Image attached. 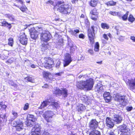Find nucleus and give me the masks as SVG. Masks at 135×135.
Returning a JSON list of instances; mask_svg holds the SVG:
<instances>
[{"label":"nucleus","instance_id":"f257e3e1","mask_svg":"<svg viewBox=\"0 0 135 135\" xmlns=\"http://www.w3.org/2000/svg\"><path fill=\"white\" fill-rule=\"evenodd\" d=\"M57 11L64 14L70 13L72 9L70 6L67 4H64L63 2L58 1L56 5Z\"/></svg>","mask_w":135,"mask_h":135},{"label":"nucleus","instance_id":"f03ea898","mask_svg":"<svg viewBox=\"0 0 135 135\" xmlns=\"http://www.w3.org/2000/svg\"><path fill=\"white\" fill-rule=\"evenodd\" d=\"M38 31L41 34L40 39L41 41L43 42H47L51 38V35L49 31L43 30L41 28H38Z\"/></svg>","mask_w":135,"mask_h":135},{"label":"nucleus","instance_id":"7ed1b4c3","mask_svg":"<svg viewBox=\"0 0 135 135\" xmlns=\"http://www.w3.org/2000/svg\"><path fill=\"white\" fill-rule=\"evenodd\" d=\"M48 104H49L50 107H52V109L56 108V109L59 108V104L57 102H50L48 100L44 101L39 107V109H42L46 107Z\"/></svg>","mask_w":135,"mask_h":135},{"label":"nucleus","instance_id":"20e7f679","mask_svg":"<svg viewBox=\"0 0 135 135\" xmlns=\"http://www.w3.org/2000/svg\"><path fill=\"white\" fill-rule=\"evenodd\" d=\"M53 93L58 96L62 95L65 97H66L68 95V90L65 88L59 89L56 88L53 91Z\"/></svg>","mask_w":135,"mask_h":135},{"label":"nucleus","instance_id":"39448f33","mask_svg":"<svg viewBox=\"0 0 135 135\" xmlns=\"http://www.w3.org/2000/svg\"><path fill=\"white\" fill-rule=\"evenodd\" d=\"M97 28L94 26L91 27V29H89L88 30V35L89 39L91 44L93 43L94 40V36L95 33L97 31Z\"/></svg>","mask_w":135,"mask_h":135},{"label":"nucleus","instance_id":"423d86ee","mask_svg":"<svg viewBox=\"0 0 135 135\" xmlns=\"http://www.w3.org/2000/svg\"><path fill=\"white\" fill-rule=\"evenodd\" d=\"M27 118L28 121V122H26V124L28 127H32L35 124H37L35 122L36 119L34 115L28 114L27 115Z\"/></svg>","mask_w":135,"mask_h":135},{"label":"nucleus","instance_id":"0eeeda50","mask_svg":"<svg viewBox=\"0 0 135 135\" xmlns=\"http://www.w3.org/2000/svg\"><path fill=\"white\" fill-rule=\"evenodd\" d=\"M125 97V96H122L119 94H118L115 96V100L119 103L120 105L123 106L126 105L127 104Z\"/></svg>","mask_w":135,"mask_h":135},{"label":"nucleus","instance_id":"6e6552de","mask_svg":"<svg viewBox=\"0 0 135 135\" xmlns=\"http://www.w3.org/2000/svg\"><path fill=\"white\" fill-rule=\"evenodd\" d=\"M38 27L35 28L34 27L31 28L30 30V36L31 38L33 39L36 40L37 38L39 33L38 31Z\"/></svg>","mask_w":135,"mask_h":135},{"label":"nucleus","instance_id":"1a4fd4ad","mask_svg":"<svg viewBox=\"0 0 135 135\" xmlns=\"http://www.w3.org/2000/svg\"><path fill=\"white\" fill-rule=\"evenodd\" d=\"M84 81L85 90H91L94 84V80L92 78H90Z\"/></svg>","mask_w":135,"mask_h":135},{"label":"nucleus","instance_id":"9d476101","mask_svg":"<svg viewBox=\"0 0 135 135\" xmlns=\"http://www.w3.org/2000/svg\"><path fill=\"white\" fill-rule=\"evenodd\" d=\"M18 39L20 43L23 45H26L27 43L28 38L25 33H21Z\"/></svg>","mask_w":135,"mask_h":135},{"label":"nucleus","instance_id":"9b49d317","mask_svg":"<svg viewBox=\"0 0 135 135\" xmlns=\"http://www.w3.org/2000/svg\"><path fill=\"white\" fill-rule=\"evenodd\" d=\"M54 62L51 60L46 58L44 59L43 63L45 67L47 68H51Z\"/></svg>","mask_w":135,"mask_h":135},{"label":"nucleus","instance_id":"f8f14e48","mask_svg":"<svg viewBox=\"0 0 135 135\" xmlns=\"http://www.w3.org/2000/svg\"><path fill=\"white\" fill-rule=\"evenodd\" d=\"M34 126L31 130V135H38L40 133V127L38 124H35Z\"/></svg>","mask_w":135,"mask_h":135},{"label":"nucleus","instance_id":"ddd939ff","mask_svg":"<svg viewBox=\"0 0 135 135\" xmlns=\"http://www.w3.org/2000/svg\"><path fill=\"white\" fill-rule=\"evenodd\" d=\"M118 129L122 132H123L124 134L125 135L127 134L128 135L129 134V132L130 129L127 127L126 125L123 124L122 125L118 127Z\"/></svg>","mask_w":135,"mask_h":135},{"label":"nucleus","instance_id":"4468645a","mask_svg":"<svg viewBox=\"0 0 135 135\" xmlns=\"http://www.w3.org/2000/svg\"><path fill=\"white\" fill-rule=\"evenodd\" d=\"M72 61L70 55L69 54H66L64 62V66L65 67L68 65Z\"/></svg>","mask_w":135,"mask_h":135},{"label":"nucleus","instance_id":"2eb2a0df","mask_svg":"<svg viewBox=\"0 0 135 135\" xmlns=\"http://www.w3.org/2000/svg\"><path fill=\"white\" fill-rule=\"evenodd\" d=\"M113 119H112L109 117H107L106 119V124L108 128H112L114 126Z\"/></svg>","mask_w":135,"mask_h":135},{"label":"nucleus","instance_id":"dca6fc26","mask_svg":"<svg viewBox=\"0 0 135 135\" xmlns=\"http://www.w3.org/2000/svg\"><path fill=\"white\" fill-rule=\"evenodd\" d=\"M54 114V113L53 112L50 110L46 111L44 114L46 120L48 122H49L50 121L48 120V119L52 118V116Z\"/></svg>","mask_w":135,"mask_h":135},{"label":"nucleus","instance_id":"f3484780","mask_svg":"<svg viewBox=\"0 0 135 135\" xmlns=\"http://www.w3.org/2000/svg\"><path fill=\"white\" fill-rule=\"evenodd\" d=\"M127 85H128L131 89H135V79L128 80L126 82Z\"/></svg>","mask_w":135,"mask_h":135},{"label":"nucleus","instance_id":"a211bd4d","mask_svg":"<svg viewBox=\"0 0 135 135\" xmlns=\"http://www.w3.org/2000/svg\"><path fill=\"white\" fill-rule=\"evenodd\" d=\"M112 118L113 121L116 124H119L121 123L122 120V118L118 114L114 115Z\"/></svg>","mask_w":135,"mask_h":135},{"label":"nucleus","instance_id":"6ab92c4d","mask_svg":"<svg viewBox=\"0 0 135 135\" xmlns=\"http://www.w3.org/2000/svg\"><path fill=\"white\" fill-rule=\"evenodd\" d=\"M90 127L91 129H95L98 125V123L95 119L92 120L89 123Z\"/></svg>","mask_w":135,"mask_h":135},{"label":"nucleus","instance_id":"aec40b11","mask_svg":"<svg viewBox=\"0 0 135 135\" xmlns=\"http://www.w3.org/2000/svg\"><path fill=\"white\" fill-rule=\"evenodd\" d=\"M103 87L102 84L100 83L98 84L95 87V91L98 93H100L103 90Z\"/></svg>","mask_w":135,"mask_h":135},{"label":"nucleus","instance_id":"412c9836","mask_svg":"<svg viewBox=\"0 0 135 135\" xmlns=\"http://www.w3.org/2000/svg\"><path fill=\"white\" fill-rule=\"evenodd\" d=\"M14 125L13 126L16 127V129L18 131L22 129L23 127L22 123L21 122H16L14 123Z\"/></svg>","mask_w":135,"mask_h":135},{"label":"nucleus","instance_id":"4be33fe9","mask_svg":"<svg viewBox=\"0 0 135 135\" xmlns=\"http://www.w3.org/2000/svg\"><path fill=\"white\" fill-rule=\"evenodd\" d=\"M84 81H80L77 83L76 86L77 88L80 89H85V85L84 84Z\"/></svg>","mask_w":135,"mask_h":135},{"label":"nucleus","instance_id":"5701e85b","mask_svg":"<svg viewBox=\"0 0 135 135\" xmlns=\"http://www.w3.org/2000/svg\"><path fill=\"white\" fill-rule=\"evenodd\" d=\"M79 30L76 29H71L69 31L71 34L75 36L77 33H79Z\"/></svg>","mask_w":135,"mask_h":135},{"label":"nucleus","instance_id":"b1692460","mask_svg":"<svg viewBox=\"0 0 135 135\" xmlns=\"http://www.w3.org/2000/svg\"><path fill=\"white\" fill-rule=\"evenodd\" d=\"M98 2V0H91L89 4L91 6L95 7L97 5Z\"/></svg>","mask_w":135,"mask_h":135},{"label":"nucleus","instance_id":"393cba45","mask_svg":"<svg viewBox=\"0 0 135 135\" xmlns=\"http://www.w3.org/2000/svg\"><path fill=\"white\" fill-rule=\"evenodd\" d=\"M5 16L6 17L8 18L10 20L13 21L14 20V17L12 15L8 14L5 15Z\"/></svg>","mask_w":135,"mask_h":135},{"label":"nucleus","instance_id":"a878e982","mask_svg":"<svg viewBox=\"0 0 135 135\" xmlns=\"http://www.w3.org/2000/svg\"><path fill=\"white\" fill-rule=\"evenodd\" d=\"M43 76L44 77L46 78L47 79L48 78L50 79V78L51 77V75L49 72H44L43 73Z\"/></svg>","mask_w":135,"mask_h":135},{"label":"nucleus","instance_id":"bb28decb","mask_svg":"<svg viewBox=\"0 0 135 135\" xmlns=\"http://www.w3.org/2000/svg\"><path fill=\"white\" fill-rule=\"evenodd\" d=\"M89 135H101L100 132L97 130H94L90 133Z\"/></svg>","mask_w":135,"mask_h":135},{"label":"nucleus","instance_id":"cd10ccee","mask_svg":"<svg viewBox=\"0 0 135 135\" xmlns=\"http://www.w3.org/2000/svg\"><path fill=\"white\" fill-rule=\"evenodd\" d=\"M63 40L62 39H60L57 43V47L59 48L61 47V46H63Z\"/></svg>","mask_w":135,"mask_h":135},{"label":"nucleus","instance_id":"c85d7f7f","mask_svg":"<svg viewBox=\"0 0 135 135\" xmlns=\"http://www.w3.org/2000/svg\"><path fill=\"white\" fill-rule=\"evenodd\" d=\"M128 20L129 22L132 23L135 20V18H134L132 15H130L128 18Z\"/></svg>","mask_w":135,"mask_h":135},{"label":"nucleus","instance_id":"c756f323","mask_svg":"<svg viewBox=\"0 0 135 135\" xmlns=\"http://www.w3.org/2000/svg\"><path fill=\"white\" fill-rule=\"evenodd\" d=\"M98 15H90L91 18L93 20L95 21L97 20Z\"/></svg>","mask_w":135,"mask_h":135},{"label":"nucleus","instance_id":"7c9ffc66","mask_svg":"<svg viewBox=\"0 0 135 135\" xmlns=\"http://www.w3.org/2000/svg\"><path fill=\"white\" fill-rule=\"evenodd\" d=\"M99 44L98 42H96L94 46V50L96 51H98L99 50Z\"/></svg>","mask_w":135,"mask_h":135},{"label":"nucleus","instance_id":"2f4dec72","mask_svg":"<svg viewBox=\"0 0 135 135\" xmlns=\"http://www.w3.org/2000/svg\"><path fill=\"white\" fill-rule=\"evenodd\" d=\"M101 26L104 29H108L109 27V26L107 24L105 23H102Z\"/></svg>","mask_w":135,"mask_h":135},{"label":"nucleus","instance_id":"473e14b6","mask_svg":"<svg viewBox=\"0 0 135 135\" xmlns=\"http://www.w3.org/2000/svg\"><path fill=\"white\" fill-rule=\"evenodd\" d=\"M98 15V13L97 12V10L96 9H94L92 10L90 12V15Z\"/></svg>","mask_w":135,"mask_h":135},{"label":"nucleus","instance_id":"72a5a7b5","mask_svg":"<svg viewBox=\"0 0 135 135\" xmlns=\"http://www.w3.org/2000/svg\"><path fill=\"white\" fill-rule=\"evenodd\" d=\"M129 12H127L122 17L123 20H126L127 19V17L128 15Z\"/></svg>","mask_w":135,"mask_h":135},{"label":"nucleus","instance_id":"f704fd0d","mask_svg":"<svg viewBox=\"0 0 135 135\" xmlns=\"http://www.w3.org/2000/svg\"><path fill=\"white\" fill-rule=\"evenodd\" d=\"M1 24V25L3 26H10L11 24H9L6 21H3L0 23Z\"/></svg>","mask_w":135,"mask_h":135},{"label":"nucleus","instance_id":"c9c22d12","mask_svg":"<svg viewBox=\"0 0 135 135\" xmlns=\"http://www.w3.org/2000/svg\"><path fill=\"white\" fill-rule=\"evenodd\" d=\"M25 79L27 80L28 81H30V82L33 83V79L30 76H28L26 77H25Z\"/></svg>","mask_w":135,"mask_h":135},{"label":"nucleus","instance_id":"e433bc0d","mask_svg":"<svg viewBox=\"0 0 135 135\" xmlns=\"http://www.w3.org/2000/svg\"><path fill=\"white\" fill-rule=\"evenodd\" d=\"M13 39L12 38H10L8 39V44L11 46L13 45Z\"/></svg>","mask_w":135,"mask_h":135},{"label":"nucleus","instance_id":"4c0bfd02","mask_svg":"<svg viewBox=\"0 0 135 135\" xmlns=\"http://www.w3.org/2000/svg\"><path fill=\"white\" fill-rule=\"evenodd\" d=\"M19 8L23 12H25L27 9L26 6H22L21 7H20Z\"/></svg>","mask_w":135,"mask_h":135},{"label":"nucleus","instance_id":"58836bf2","mask_svg":"<svg viewBox=\"0 0 135 135\" xmlns=\"http://www.w3.org/2000/svg\"><path fill=\"white\" fill-rule=\"evenodd\" d=\"M85 108L83 106V105L80 104L78 107V111H83L84 109Z\"/></svg>","mask_w":135,"mask_h":135},{"label":"nucleus","instance_id":"ea45409f","mask_svg":"<svg viewBox=\"0 0 135 135\" xmlns=\"http://www.w3.org/2000/svg\"><path fill=\"white\" fill-rule=\"evenodd\" d=\"M12 114L13 115V117L12 118L13 119H16L18 116L17 113L14 111L12 112Z\"/></svg>","mask_w":135,"mask_h":135},{"label":"nucleus","instance_id":"a19ab883","mask_svg":"<svg viewBox=\"0 0 135 135\" xmlns=\"http://www.w3.org/2000/svg\"><path fill=\"white\" fill-rule=\"evenodd\" d=\"M116 2H114L113 1H111L108 2V5H109L110 6H114L116 4Z\"/></svg>","mask_w":135,"mask_h":135},{"label":"nucleus","instance_id":"79ce46f5","mask_svg":"<svg viewBox=\"0 0 135 135\" xmlns=\"http://www.w3.org/2000/svg\"><path fill=\"white\" fill-rule=\"evenodd\" d=\"M106 102H108L110 101L111 98V96L107 97H104Z\"/></svg>","mask_w":135,"mask_h":135},{"label":"nucleus","instance_id":"37998d69","mask_svg":"<svg viewBox=\"0 0 135 135\" xmlns=\"http://www.w3.org/2000/svg\"><path fill=\"white\" fill-rule=\"evenodd\" d=\"M29 107V104L28 103H26L24 106L23 110H26L28 109Z\"/></svg>","mask_w":135,"mask_h":135},{"label":"nucleus","instance_id":"c03bdc74","mask_svg":"<svg viewBox=\"0 0 135 135\" xmlns=\"http://www.w3.org/2000/svg\"><path fill=\"white\" fill-rule=\"evenodd\" d=\"M110 96V93L108 92H105L103 94L104 97H107Z\"/></svg>","mask_w":135,"mask_h":135},{"label":"nucleus","instance_id":"a18cd8bd","mask_svg":"<svg viewBox=\"0 0 135 135\" xmlns=\"http://www.w3.org/2000/svg\"><path fill=\"white\" fill-rule=\"evenodd\" d=\"M13 58H11L7 60L6 62L8 63L11 64L13 62Z\"/></svg>","mask_w":135,"mask_h":135},{"label":"nucleus","instance_id":"49530a36","mask_svg":"<svg viewBox=\"0 0 135 135\" xmlns=\"http://www.w3.org/2000/svg\"><path fill=\"white\" fill-rule=\"evenodd\" d=\"M109 13L111 15H113L114 16H116V14H117V12L113 11H110L109 12Z\"/></svg>","mask_w":135,"mask_h":135},{"label":"nucleus","instance_id":"de8ad7c7","mask_svg":"<svg viewBox=\"0 0 135 135\" xmlns=\"http://www.w3.org/2000/svg\"><path fill=\"white\" fill-rule=\"evenodd\" d=\"M88 52L91 55H93V51L92 49H89L88 51Z\"/></svg>","mask_w":135,"mask_h":135},{"label":"nucleus","instance_id":"09e8293b","mask_svg":"<svg viewBox=\"0 0 135 135\" xmlns=\"http://www.w3.org/2000/svg\"><path fill=\"white\" fill-rule=\"evenodd\" d=\"M116 16L119 17V18H120L122 17V14L121 13V12H117Z\"/></svg>","mask_w":135,"mask_h":135},{"label":"nucleus","instance_id":"8fccbe9b","mask_svg":"<svg viewBox=\"0 0 135 135\" xmlns=\"http://www.w3.org/2000/svg\"><path fill=\"white\" fill-rule=\"evenodd\" d=\"M47 47L46 45H45L44 46H43V45L41 47V49L42 51H44L45 50L47 49Z\"/></svg>","mask_w":135,"mask_h":135},{"label":"nucleus","instance_id":"3c124183","mask_svg":"<svg viewBox=\"0 0 135 135\" xmlns=\"http://www.w3.org/2000/svg\"><path fill=\"white\" fill-rule=\"evenodd\" d=\"M130 39L134 42H135V37L134 36H131Z\"/></svg>","mask_w":135,"mask_h":135},{"label":"nucleus","instance_id":"603ef678","mask_svg":"<svg viewBox=\"0 0 135 135\" xmlns=\"http://www.w3.org/2000/svg\"><path fill=\"white\" fill-rule=\"evenodd\" d=\"M132 107H127L126 108V109L128 111H130L132 110Z\"/></svg>","mask_w":135,"mask_h":135},{"label":"nucleus","instance_id":"864d4df0","mask_svg":"<svg viewBox=\"0 0 135 135\" xmlns=\"http://www.w3.org/2000/svg\"><path fill=\"white\" fill-rule=\"evenodd\" d=\"M42 135H50V134L48 132L46 131H44Z\"/></svg>","mask_w":135,"mask_h":135},{"label":"nucleus","instance_id":"5fc2aeb1","mask_svg":"<svg viewBox=\"0 0 135 135\" xmlns=\"http://www.w3.org/2000/svg\"><path fill=\"white\" fill-rule=\"evenodd\" d=\"M60 62L59 61H58L57 62V64L56 65V67L57 68H59L60 65Z\"/></svg>","mask_w":135,"mask_h":135},{"label":"nucleus","instance_id":"6e6d98bb","mask_svg":"<svg viewBox=\"0 0 135 135\" xmlns=\"http://www.w3.org/2000/svg\"><path fill=\"white\" fill-rule=\"evenodd\" d=\"M84 36L83 34H81L79 35V37L80 38H84Z\"/></svg>","mask_w":135,"mask_h":135},{"label":"nucleus","instance_id":"4d7b16f0","mask_svg":"<svg viewBox=\"0 0 135 135\" xmlns=\"http://www.w3.org/2000/svg\"><path fill=\"white\" fill-rule=\"evenodd\" d=\"M103 37L105 39L107 40H108V38L106 34H104L103 35Z\"/></svg>","mask_w":135,"mask_h":135},{"label":"nucleus","instance_id":"13d9d810","mask_svg":"<svg viewBox=\"0 0 135 135\" xmlns=\"http://www.w3.org/2000/svg\"><path fill=\"white\" fill-rule=\"evenodd\" d=\"M119 41H123L124 40V37L122 36L119 37Z\"/></svg>","mask_w":135,"mask_h":135},{"label":"nucleus","instance_id":"bf43d9fd","mask_svg":"<svg viewBox=\"0 0 135 135\" xmlns=\"http://www.w3.org/2000/svg\"><path fill=\"white\" fill-rule=\"evenodd\" d=\"M54 2L53 1L51 0H50L48 1V2H47V3L48 4L49 3L51 4H53Z\"/></svg>","mask_w":135,"mask_h":135},{"label":"nucleus","instance_id":"052dcab7","mask_svg":"<svg viewBox=\"0 0 135 135\" xmlns=\"http://www.w3.org/2000/svg\"><path fill=\"white\" fill-rule=\"evenodd\" d=\"M63 72H60V73H56V75H57L58 76H61L62 74H63Z\"/></svg>","mask_w":135,"mask_h":135},{"label":"nucleus","instance_id":"680f3d73","mask_svg":"<svg viewBox=\"0 0 135 135\" xmlns=\"http://www.w3.org/2000/svg\"><path fill=\"white\" fill-rule=\"evenodd\" d=\"M37 66L33 64H32L31 65V68H35L36 67V66Z\"/></svg>","mask_w":135,"mask_h":135},{"label":"nucleus","instance_id":"e2e57ef3","mask_svg":"<svg viewBox=\"0 0 135 135\" xmlns=\"http://www.w3.org/2000/svg\"><path fill=\"white\" fill-rule=\"evenodd\" d=\"M78 1V0H71V2L73 3H75L77 2Z\"/></svg>","mask_w":135,"mask_h":135},{"label":"nucleus","instance_id":"0e129e2a","mask_svg":"<svg viewBox=\"0 0 135 135\" xmlns=\"http://www.w3.org/2000/svg\"><path fill=\"white\" fill-rule=\"evenodd\" d=\"M82 77H84V75L83 76V75H80L79 76L78 78L79 79H80Z\"/></svg>","mask_w":135,"mask_h":135},{"label":"nucleus","instance_id":"69168bd1","mask_svg":"<svg viewBox=\"0 0 135 135\" xmlns=\"http://www.w3.org/2000/svg\"><path fill=\"white\" fill-rule=\"evenodd\" d=\"M48 87V85H47V84H46V85H45L43 86V87H44L45 88H47V87Z\"/></svg>","mask_w":135,"mask_h":135},{"label":"nucleus","instance_id":"338daca9","mask_svg":"<svg viewBox=\"0 0 135 135\" xmlns=\"http://www.w3.org/2000/svg\"><path fill=\"white\" fill-rule=\"evenodd\" d=\"M2 107L3 108L5 109L6 108V105H4L2 106Z\"/></svg>","mask_w":135,"mask_h":135},{"label":"nucleus","instance_id":"774afa93","mask_svg":"<svg viewBox=\"0 0 135 135\" xmlns=\"http://www.w3.org/2000/svg\"><path fill=\"white\" fill-rule=\"evenodd\" d=\"M102 62V61H100V62H97V63H98L100 64H101Z\"/></svg>","mask_w":135,"mask_h":135}]
</instances>
